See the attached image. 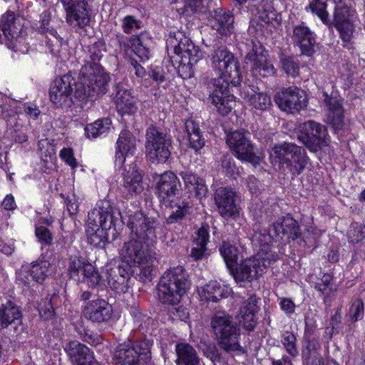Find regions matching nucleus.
I'll return each mask as SVG.
<instances>
[{"label": "nucleus", "mask_w": 365, "mask_h": 365, "mask_svg": "<svg viewBox=\"0 0 365 365\" xmlns=\"http://www.w3.org/2000/svg\"><path fill=\"white\" fill-rule=\"evenodd\" d=\"M110 75L98 63H86L81 68L76 83V98H96L108 91Z\"/></svg>", "instance_id": "obj_4"}, {"label": "nucleus", "mask_w": 365, "mask_h": 365, "mask_svg": "<svg viewBox=\"0 0 365 365\" xmlns=\"http://www.w3.org/2000/svg\"><path fill=\"white\" fill-rule=\"evenodd\" d=\"M222 167L226 175L231 177L236 178V175L240 173L239 168L235 166L231 158L224 157L222 160Z\"/></svg>", "instance_id": "obj_63"}, {"label": "nucleus", "mask_w": 365, "mask_h": 365, "mask_svg": "<svg viewBox=\"0 0 365 365\" xmlns=\"http://www.w3.org/2000/svg\"><path fill=\"white\" fill-rule=\"evenodd\" d=\"M300 134L298 140L312 152H317L327 145V130L326 127L314 120L306 121L299 126Z\"/></svg>", "instance_id": "obj_14"}, {"label": "nucleus", "mask_w": 365, "mask_h": 365, "mask_svg": "<svg viewBox=\"0 0 365 365\" xmlns=\"http://www.w3.org/2000/svg\"><path fill=\"white\" fill-rule=\"evenodd\" d=\"M257 299L251 295L243 301L239 312L240 323L248 331H253L257 324L256 314L258 312Z\"/></svg>", "instance_id": "obj_25"}, {"label": "nucleus", "mask_w": 365, "mask_h": 365, "mask_svg": "<svg viewBox=\"0 0 365 365\" xmlns=\"http://www.w3.org/2000/svg\"><path fill=\"white\" fill-rule=\"evenodd\" d=\"M61 158L72 168L78 167V162L74 157L73 149L71 148H63L59 154Z\"/></svg>", "instance_id": "obj_61"}, {"label": "nucleus", "mask_w": 365, "mask_h": 365, "mask_svg": "<svg viewBox=\"0 0 365 365\" xmlns=\"http://www.w3.org/2000/svg\"><path fill=\"white\" fill-rule=\"evenodd\" d=\"M365 238V225L358 223L352 224L348 232L349 242L357 244Z\"/></svg>", "instance_id": "obj_54"}, {"label": "nucleus", "mask_w": 365, "mask_h": 365, "mask_svg": "<svg viewBox=\"0 0 365 365\" xmlns=\"http://www.w3.org/2000/svg\"><path fill=\"white\" fill-rule=\"evenodd\" d=\"M81 280L86 282L89 287H95L100 284L101 277L92 264H88L86 265L83 271V276Z\"/></svg>", "instance_id": "obj_53"}, {"label": "nucleus", "mask_w": 365, "mask_h": 365, "mask_svg": "<svg viewBox=\"0 0 365 365\" xmlns=\"http://www.w3.org/2000/svg\"><path fill=\"white\" fill-rule=\"evenodd\" d=\"M185 128L190 146L195 150L201 149L205 145V140L202 136L198 123L193 120H187L185 123Z\"/></svg>", "instance_id": "obj_40"}, {"label": "nucleus", "mask_w": 365, "mask_h": 365, "mask_svg": "<svg viewBox=\"0 0 365 365\" xmlns=\"http://www.w3.org/2000/svg\"><path fill=\"white\" fill-rule=\"evenodd\" d=\"M336 28L340 34L343 41L349 42L352 36L354 28L351 21L336 23Z\"/></svg>", "instance_id": "obj_57"}, {"label": "nucleus", "mask_w": 365, "mask_h": 365, "mask_svg": "<svg viewBox=\"0 0 365 365\" xmlns=\"http://www.w3.org/2000/svg\"><path fill=\"white\" fill-rule=\"evenodd\" d=\"M115 104L118 112L123 115H133L138 110L136 99L130 90L117 86L115 96Z\"/></svg>", "instance_id": "obj_28"}, {"label": "nucleus", "mask_w": 365, "mask_h": 365, "mask_svg": "<svg viewBox=\"0 0 365 365\" xmlns=\"http://www.w3.org/2000/svg\"><path fill=\"white\" fill-rule=\"evenodd\" d=\"M309 9L324 24L329 21V13L327 11V4L323 0H309Z\"/></svg>", "instance_id": "obj_49"}, {"label": "nucleus", "mask_w": 365, "mask_h": 365, "mask_svg": "<svg viewBox=\"0 0 365 365\" xmlns=\"http://www.w3.org/2000/svg\"><path fill=\"white\" fill-rule=\"evenodd\" d=\"M315 288L323 295L328 297L336 290L333 281V277L329 274H324L321 281L315 285Z\"/></svg>", "instance_id": "obj_50"}, {"label": "nucleus", "mask_w": 365, "mask_h": 365, "mask_svg": "<svg viewBox=\"0 0 365 365\" xmlns=\"http://www.w3.org/2000/svg\"><path fill=\"white\" fill-rule=\"evenodd\" d=\"M118 43L121 50L127 51L129 48L143 61L150 58V51L143 45L139 36H133L129 38L123 35H117Z\"/></svg>", "instance_id": "obj_29"}, {"label": "nucleus", "mask_w": 365, "mask_h": 365, "mask_svg": "<svg viewBox=\"0 0 365 365\" xmlns=\"http://www.w3.org/2000/svg\"><path fill=\"white\" fill-rule=\"evenodd\" d=\"M274 101L282 110L291 113L299 112L307 104L305 92L295 86L284 88Z\"/></svg>", "instance_id": "obj_17"}, {"label": "nucleus", "mask_w": 365, "mask_h": 365, "mask_svg": "<svg viewBox=\"0 0 365 365\" xmlns=\"http://www.w3.org/2000/svg\"><path fill=\"white\" fill-rule=\"evenodd\" d=\"M111 120L108 118L97 120L94 123L88 124L85 128L87 136L90 138H96L106 133L110 128Z\"/></svg>", "instance_id": "obj_45"}, {"label": "nucleus", "mask_w": 365, "mask_h": 365, "mask_svg": "<svg viewBox=\"0 0 365 365\" xmlns=\"http://www.w3.org/2000/svg\"><path fill=\"white\" fill-rule=\"evenodd\" d=\"M65 351L71 361L76 365L82 364V362L87 360V356H93L90 349L78 341H70L66 346Z\"/></svg>", "instance_id": "obj_35"}, {"label": "nucleus", "mask_w": 365, "mask_h": 365, "mask_svg": "<svg viewBox=\"0 0 365 365\" xmlns=\"http://www.w3.org/2000/svg\"><path fill=\"white\" fill-rule=\"evenodd\" d=\"M88 263L84 259L78 257H71L69 259L68 271L70 277L75 280L81 281L83 276V271Z\"/></svg>", "instance_id": "obj_46"}, {"label": "nucleus", "mask_w": 365, "mask_h": 365, "mask_svg": "<svg viewBox=\"0 0 365 365\" xmlns=\"http://www.w3.org/2000/svg\"><path fill=\"white\" fill-rule=\"evenodd\" d=\"M129 279V272L123 267L115 266L106 270L108 284L113 291L118 294L128 292Z\"/></svg>", "instance_id": "obj_26"}, {"label": "nucleus", "mask_w": 365, "mask_h": 365, "mask_svg": "<svg viewBox=\"0 0 365 365\" xmlns=\"http://www.w3.org/2000/svg\"><path fill=\"white\" fill-rule=\"evenodd\" d=\"M87 319L96 323L108 321L112 316V307L104 299H96L88 302L83 310Z\"/></svg>", "instance_id": "obj_23"}, {"label": "nucleus", "mask_w": 365, "mask_h": 365, "mask_svg": "<svg viewBox=\"0 0 365 365\" xmlns=\"http://www.w3.org/2000/svg\"><path fill=\"white\" fill-rule=\"evenodd\" d=\"M24 22L25 20L22 17L16 16L11 11L2 15L0 20V29L5 39L14 43L20 37L26 35Z\"/></svg>", "instance_id": "obj_20"}, {"label": "nucleus", "mask_w": 365, "mask_h": 365, "mask_svg": "<svg viewBox=\"0 0 365 365\" xmlns=\"http://www.w3.org/2000/svg\"><path fill=\"white\" fill-rule=\"evenodd\" d=\"M106 52V46L103 41H97L93 43L88 50V56L91 61L89 63H98Z\"/></svg>", "instance_id": "obj_55"}, {"label": "nucleus", "mask_w": 365, "mask_h": 365, "mask_svg": "<svg viewBox=\"0 0 365 365\" xmlns=\"http://www.w3.org/2000/svg\"><path fill=\"white\" fill-rule=\"evenodd\" d=\"M245 98L249 106L256 110H267L272 105L271 98L266 93L258 92L253 88L246 92Z\"/></svg>", "instance_id": "obj_36"}, {"label": "nucleus", "mask_w": 365, "mask_h": 365, "mask_svg": "<svg viewBox=\"0 0 365 365\" xmlns=\"http://www.w3.org/2000/svg\"><path fill=\"white\" fill-rule=\"evenodd\" d=\"M180 182L173 172H165L157 181V195L160 203L165 206L172 205L179 193Z\"/></svg>", "instance_id": "obj_18"}, {"label": "nucleus", "mask_w": 365, "mask_h": 365, "mask_svg": "<svg viewBox=\"0 0 365 365\" xmlns=\"http://www.w3.org/2000/svg\"><path fill=\"white\" fill-rule=\"evenodd\" d=\"M320 350V344L314 338H307L306 345L302 350V358L304 363H309L310 360L322 356L319 353Z\"/></svg>", "instance_id": "obj_47"}, {"label": "nucleus", "mask_w": 365, "mask_h": 365, "mask_svg": "<svg viewBox=\"0 0 365 365\" xmlns=\"http://www.w3.org/2000/svg\"><path fill=\"white\" fill-rule=\"evenodd\" d=\"M120 212L112 207L107 200L101 201L88 213L86 235L88 242L94 246H100L107 240V230L115 225Z\"/></svg>", "instance_id": "obj_3"}, {"label": "nucleus", "mask_w": 365, "mask_h": 365, "mask_svg": "<svg viewBox=\"0 0 365 365\" xmlns=\"http://www.w3.org/2000/svg\"><path fill=\"white\" fill-rule=\"evenodd\" d=\"M293 39L299 46L302 54L312 56L314 53L315 38L310 29L304 24L294 26Z\"/></svg>", "instance_id": "obj_27"}, {"label": "nucleus", "mask_w": 365, "mask_h": 365, "mask_svg": "<svg viewBox=\"0 0 365 365\" xmlns=\"http://www.w3.org/2000/svg\"><path fill=\"white\" fill-rule=\"evenodd\" d=\"M155 220L141 212H135L128 217L127 223L130 230V238L120 249L122 261L129 267L138 269L141 279H148L152 276L155 252L148 241L156 238Z\"/></svg>", "instance_id": "obj_1"}, {"label": "nucleus", "mask_w": 365, "mask_h": 365, "mask_svg": "<svg viewBox=\"0 0 365 365\" xmlns=\"http://www.w3.org/2000/svg\"><path fill=\"white\" fill-rule=\"evenodd\" d=\"M184 181L185 189L190 195L198 198L205 196L207 187L204 180L190 171H183L180 173Z\"/></svg>", "instance_id": "obj_33"}, {"label": "nucleus", "mask_w": 365, "mask_h": 365, "mask_svg": "<svg viewBox=\"0 0 365 365\" xmlns=\"http://www.w3.org/2000/svg\"><path fill=\"white\" fill-rule=\"evenodd\" d=\"M211 327L223 350L227 352L241 350L240 327L231 315L223 312L215 313L211 319Z\"/></svg>", "instance_id": "obj_6"}, {"label": "nucleus", "mask_w": 365, "mask_h": 365, "mask_svg": "<svg viewBox=\"0 0 365 365\" xmlns=\"http://www.w3.org/2000/svg\"><path fill=\"white\" fill-rule=\"evenodd\" d=\"M280 63L282 70L287 75L292 77H296L299 75V63L294 57L282 54L280 56Z\"/></svg>", "instance_id": "obj_48"}, {"label": "nucleus", "mask_w": 365, "mask_h": 365, "mask_svg": "<svg viewBox=\"0 0 365 365\" xmlns=\"http://www.w3.org/2000/svg\"><path fill=\"white\" fill-rule=\"evenodd\" d=\"M245 61L250 65L255 75L267 77L275 73L274 67L269 59L268 51L259 41H252V50L245 56Z\"/></svg>", "instance_id": "obj_16"}, {"label": "nucleus", "mask_w": 365, "mask_h": 365, "mask_svg": "<svg viewBox=\"0 0 365 365\" xmlns=\"http://www.w3.org/2000/svg\"><path fill=\"white\" fill-rule=\"evenodd\" d=\"M252 242L255 245L261 247V252L258 253L262 254L263 257H269L271 261L275 260V258L272 255L269 254V245L272 242V237L270 233L267 230L255 231L252 235Z\"/></svg>", "instance_id": "obj_43"}, {"label": "nucleus", "mask_w": 365, "mask_h": 365, "mask_svg": "<svg viewBox=\"0 0 365 365\" xmlns=\"http://www.w3.org/2000/svg\"><path fill=\"white\" fill-rule=\"evenodd\" d=\"M324 103L327 108V120L335 129H339L343 125L344 110L340 101L336 97L324 94Z\"/></svg>", "instance_id": "obj_30"}, {"label": "nucleus", "mask_w": 365, "mask_h": 365, "mask_svg": "<svg viewBox=\"0 0 365 365\" xmlns=\"http://www.w3.org/2000/svg\"><path fill=\"white\" fill-rule=\"evenodd\" d=\"M256 13H252L262 23L270 24L277 18V12L273 6V0H261L256 7Z\"/></svg>", "instance_id": "obj_41"}, {"label": "nucleus", "mask_w": 365, "mask_h": 365, "mask_svg": "<svg viewBox=\"0 0 365 365\" xmlns=\"http://www.w3.org/2000/svg\"><path fill=\"white\" fill-rule=\"evenodd\" d=\"M364 306L362 299H356L350 303L347 316L351 322H356L364 317Z\"/></svg>", "instance_id": "obj_51"}, {"label": "nucleus", "mask_w": 365, "mask_h": 365, "mask_svg": "<svg viewBox=\"0 0 365 365\" xmlns=\"http://www.w3.org/2000/svg\"><path fill=\"white\" fill-rule=\"evenodd\" d=\"M35 234L38 240L46 245H51L53 240L52 235L49 230L43 226H37Z\"/></svg>", "instance_id": "obj_62"}, {"label": "nucleus", "mask_w": 365, "mask_h": 365, "mask_svg": "<svg viewBox=\"0 0 365 365\" xmlns=\"http://www.w3.org/2000/svg\"><path fill=\"white\" fill-rule=\"evenodd\" d=\"M123 30L126 34H130L140 28V22L132 16H126L122 24Z\"/></svg>", "instance_id": "obj_60"}, {"label": "nucleus", "mask_w": 365, "mask_h": 365, "mask_svg": "<svg viewBox=\"0 0 365 365\" xmlns=\"http://www.w3.org/2000/svg\"><path fill=\"white\" fill-rule=\"evenodd\" d=\"M189 275L182 266L171 267L161 277L158 291L159 299L164 304H175L190 288Z\"/></svg>", "instance_id": "obj_5"}, {"label": "nucleus", "mask_w": 365, "mask_h": 365, "mask_svg": "<svg viewBox=\"0 0 365 365\" xmlns=\"http://www.w3.org/2000/svg\"><path fill=\"white\" fill-rule=\"evenodd\" d=\"M51 274V264L44 258H38L32 262L31 276L32 279L38 283H42L46 277Z\"/></svg>", "instance_id": "obj_42"}, {"label": "nucleus", "mask_w": 365, "mask_h": 365, "mask_svg": "<svg viewBox=\"0 0 365 365\" xmlns=\"http://www.w3.org/2000/svg\"><path fill=\"white\" fill-rule=\"evenodd\" d=\"M209 232L205 227H200L197 232V237L194 240L195 245H203L206 247L209 242Z\"/></svg>", "instance_id": "obj_64"}, {"label": "nucleus", "mask_w": 365, "mask_h": 365, "mask_svg": "<svg viewBox=\"0 0 365 365\" xmlns=\"http://www.w3.org/2000/svg\"><path fill=\"white\" fill-rule=\"evenodd\" d=\"M248 133H245L241 130H235L229 133L227 136V144L230 146V149L237 147V145H241L244 143V140H247Z\"/></svg>", "instance_id": "obj_56"}, {"label": "nucleus", "mask_w": 365, "mask_h": 365, "mask_svg": "<svg viewBox=\"0 0 365 365\" xmlns=\"http://www.w3.org/2000/svg\"><path fill=\"white\" fill-rule=\"evenodd\" d=\"M38 147L41 153V156L51 159L56 155V148L53 143L48 139H41L38 143Z\"/></svg>", "instance_id": "obj_58"}, {"label": "nucleus", "mask_w": 365, "mask_h": 365, "mask_svg": "<svg viewBox=\"0 0 365 365\" xmlns=\"http://www.w3.org/2000/svg\"><path fill=\"white\" fill-rule=\"evenodd\" d=\"M21 312L19 308L11 301L2 304L0 307V324L1 327H7L9 324L21 320Z\"/></svg>", "instance_id": "obj_38"}, {"label": "nucleus", "mask_w": 365, "mask_h": 365, "mask_svg": "<svg viewBox=\"0 0 365 365\" xmlns=\"http://www.w3.org/2000/svg\"><path fill=\"white\" fill-rule=\"evenodd\" d=\"M120 185L127 196L133 197L144 190L143 175L135 164L124 165Z\"/></svg>", "instance_id": "obj_21"}, {"label": "nucleus", "mask_w": 365, "mask_h": 365, "mask_svg": "<svg viewBox=\"0 0 365 365\" xmlns=\"http://www.w3.org/2000/svg\"><path fill=\"white\" fill-rule=\"evenodd\" d=\"M136 150L135 137L128 130L120 132L116 142L115 151V165L118 169L122 168L126 160L133 159Z\"/></svg>", "instance_id": "obj_19"}, {"label": "nucleus", "mask_w": 365, "mask_h": 365, "mask_svg": "<svg viewBox=\"0 0 365 365\" xmlns=\"http://www.w3.org/2000/svg\"><path fill=\"white\" fill-rule=\"evenodd\" d=\"M235 192L229 187H219L215 194V201L219 213L225 218L235 217L238 207L235 203Z\"/></svg>", "instance_id": "obj_22"}, {"label": "nucleus", "mask_w": 365, "mask_h": 365, "mask_svg": "<svg viewBox=\"0 0 365 365\" xmlns=\"http://www.w3.org/2000/svg\"><path fill=\"white\" fill-rule=\"evenodd\" d=\"M74 78L69 74L57 77L49 89L51 101L58 108L71 106L73 104V86L76 88Z\"/></svg>", "instance_id": "obj_15"}, {"label": "nucleus", "mask_w": 365, "mask_h": 365, "mask_svg": "<svg viewBox=\"0 0 365 365\" xmlns=\"http://www.w3.org/2000/svg\"><path fill=\"white\" fill-rule=\"evenodd\" d=\"M178 365H201V360L195 349L185 342L178 343L175 346Z\"/></svg>", "instance_id": "obj_32"}, {"label": "nucleus", "mask_w": 365, "mask_h": 365, "mask_svg": "<svg viewBox=\"0 0 365 365\" xmlns=\"http://www.w3.org/2000/svg\"><path fill=\"white\" fill-rule=\"evenodd\" d=\"M282 344L287 352L292 356H297L299 351L297 346L295 335L289 331H285L282 335Z\"/></svg>", "instance_id": "obj_52"}, {"label": "nucleus", "mask_w": 365, "mask_h": 365, "mask_svg": "<svg viewBox=\"0 0 365 365\" xmlns=\"http://www.w3.org/2000/svg\"><path fill=\"white\" fill-rule=\"evenodd\" d=\"M153 341L144 339L134 344H120L114 354L116 365H145L151 357Z\"/></svg>", "instance_id": "obj_9"}, {"label": "nucleus", "mask_w": 365, "mask_h": 365, "mask_svg": "<svg viewBox=\"0 0 365 365\" xmlns=\"http://www.w3.org/2000/svg\"><path fill=\"white\" fill-rule=\"evenodd\" d=\"M167 49L173 63L178 64L179 72L185 77L193 74L192 67L202 57L197 46L180 30L170 31L167 39Z\"/></svg>", "instance_id": "obj_2"}, {"label": "nucleus", "mask_w": 365, "mask_h": 365, "mask_svg": "<svg viewBox=\"0 0 365 365\" xmlns=\"http://www.w3.org/2000/svg\"><path fill=\"white\" fill-rule=\"evenodd\" d=\"M234 17L229 11L222 8L215 10L212 28L222 36L232 32Z\"/></svg>", "instance_id": "obj_31"}, {"label": "nucleus", "mask_w": 365, "mask_h": 365, "mask_svg": "<svg viewBox=\"0 0 365 365\" xmlns=\"http://www.w3.org/2000/svg\"><path fill=\"white\" fill-rule=\"evenodd\" d=\"M171 140L155 127H149L146 132V155L152 163H165L170 156Z\"/></svg>", "instance_id": "obj_10"}, {"label": "nucleus", "mask_w": 365, "mask_h": 365, "mask_svg": "<svg viewBox=\"0 0 365 365\" xmlns=\"http://www.w3.org/2000/svg\"><path fill=\"white\" fill-rule=\"evenodd\" d=\"M168 207L175 208V210H173L167 217V222L168 224L178 222L182 220L189 212L191 207L189 197L185 195L180 198H176L173 203V206L168 205Z\"/></svg>", "instance_id": "obj_37"}, {"label": "nucleus", "mask_w": 365, "mask_h": 365, "mask_svg": "<svg viewBox=\"0 0 365 365\" xmlns=\"http://www.w3.org/2000/svg\"><path fill=\"white\" fill-rule=\"evenodd\" d=\"M351 15L350 8L346 5L338 4L335 7L334 21L336 23L349 21Z\"/></svg>", "instance_id": "obj_59"}, {"label": "nucleus", "mask_w": 365, "mask_h": 365, "mask_svg": "<svg viewBox=\"0 0 365 365\" xmlns=\"http://www.w3.org/2000/svg\"><path fill=\"white\" fill-rule=\"evenodd\" d=\"M244 143L237 145V147L232 149L235 155L240 160L257 165L260 158L254 153V146L249 139L244 140Z\"/></svg>", "instance_id": "obj_39"}, {"label": "nucleus", "mask_w": 365, "mask_h": 365, "mask_svg": "<svg viewBox=\"0 0 365 365\" xmlns=\"http://www.w3.org/2000/svg\"><path fill=\"white\" fill-rule=\"evenodd\" d=\"M272 231L276 237L281 240L287 237L288 240H294L300 236L298 222L289 215L279 217L272 224Z\"/></svg>", "instance_id": "obj_24"}, {"label": "nucleus", "mask_w": 365, "mask_h": 365, "mask_svg": "<svg viewBox=\"0 0 365 365\" xmlns=\"http://www.w3.org/2000/svg\"><path fill=\"white\" fill-rule=\"evenodd\" d=\"M271 158L285 165L289 173L297 176L302 173L309 162L306 150L294 143L275 145L270 152Z\"/></svg>", "instance_id": "obj_8"}, {"label": "nucleus", "mask_w": 365, "mask_h": 365, "mask_svg": "<svg viewBox=\"0 0 365 365\" xmlns=\"http://www.w3.org/2000/svg\"><path fill=\"white\" fill-rule=\"evenodd\" d=\"M270 262L269 257L257 253L252 257L242 260L231 272L237 282H251L262 274Z\"/></svg>", "instance_id": "obj_13"}, {"label": "nucleus", "mask_w": 365, "mask_h": 365, "mask_svg": "<svg viewBox=\"0 0 365 365\" xmlns=\"http://www.w3.org/2000/svg\"><path fill=\"white\" fill-rule=\"evenodd\" d=\"M65 11L66 22L73 29H83L93 17L91 6L86 0H61Z\"/></svg>", "instance_id": "obj_11"}, {"label": "nucleus", "mask_w": 365, "mask_h": 365, "mask_svg": "<svg viewBox=\"0 0 365 365\" xmlns=\"http://www.w3.org/2000/svg\"><path fill=\"white\" fill-rule=\"evenodd\" d=\"M220 252L230 271H233L238 259V249L228 242H223L220 247Z\"/></svg>", "instance_id": "obj_44"}, {"label": "nucleus", "mask_w": 365, "mask_h": 365, "mask_svg": "<svg viewBox=\"0 0 365 365\" xmlns=\"http://www.w3.org/2000/svg\"><path fill=\"white\" fill-rule=\"evenodd\" d=\"M210 66L221 81L231 82L233 86L240 85L242 76L239 63L235 55L227 48L221 46L214 49L209 55Z\"/></svg>", "instance_id": "obj_7"}, {"label": "nucleus", "mask_w": 365, "mask_h": 365, "mask_svg": "<svg viewBox=\"0 0 365 365\" xmlns=\"http://www.w3.org/2000/svg\"><path fill=\"white\" fill-rule=\"evenodd\" d=\"M198 293L202 300L217 302L227 296L225 289L217 281H210L204 287L198 288Z\"/></svg>", "instance_id": "obj_34"}, {"label": "nucleus", "mask_w": 365, "mask_h": 365, "mask_svg": "<svg viewBox=\"0 0 365 365\" xmlns=\"http://www.w3.org/2000/svg\"><path fill=\"white\" fill-rule=\"evenodd\" d=\"M231 82L212 78L208 83L209 99L216 110L222 115L230 113L235 107V97L230 93Z\"/></svg>", "instance_id": "obj_12"}]
</instances>
